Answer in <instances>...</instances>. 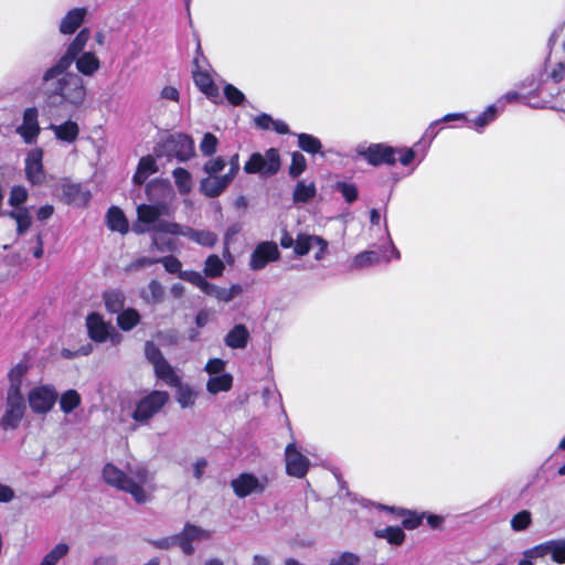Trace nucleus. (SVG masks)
<instances>
[{
	"label": "nucleus",
	"mask_w": 565,
	"mask_h": 565,
	"mask_svg": "<svg viewBox=\"0 0 565 565\" xmlns=\"http://www.w3.org/2000/svg\"><path fill=\"white\" fill-rule=\"evenodd\" d=\"M177 387V401L182 408L192 407L195 404L198 393L189 385H183L181 382Z\"/></svg>",
	"instance_id": "c9c22d12"
},
{
	"label": "nucleus",
	"mask_w": 565,
	"mask_h": 565,
	"mask_svg": "<svg viewBox=\"0 0 565 565\" xmlns=\"http://www.w3.org/2000/svg\"><path fill=\"white\" fill-rule=\"evenodd\" d=\"M286 472L296 478H303L310 466L309 459L302 455L295 443L287 445L285 449Z\"/></svg>",
	"instance_id": "f8f14e48"
},
{
	"label": "nucleus",
	"mask_w": 565,
	"mask_h": 565,
	"mask_svg": "<svg viewBox=\"0 0 565 565\" xmlns=\"http://www.w3.org/2000/svg\"><path fill=\"white\" fill-rule=\"evenodd\" d=\"M224 95L226 96L227 100L233 105H241L245 99L244 94L231 84H227L224 87Z\"/></svg>",
	"instance_id": "680f3d73"
},
{
	"label": "nucleus",
	"mask_w": 565,
	"mask_h": 565,
	"mask_svg": "<svg viewBox=\"0 0 565 565\" xmlns=\"http://www.w3.org/2000/svg\"><path fill=\"white\" fill-rule=\"evenodd\" d=\"M224 263L217 255H210L204 265V274L207 277L215 278L222 276L224 271Z\"/></svg>",
	"instance_id": "c03bdc74"
},
{
	"label": "nucleus",
	"mask_w": 565,
	"mask_h": 565,
	"mask_svg": "<svg viewBox=\"0 0 565 565\" xmlns=\"http://www.w3.org/2000/svg\"><path fill=\"white\" fill-rule=\"evenodd\" d=\"M64 63H55L42 75L40 90L44 97V110L79 109L86 102L87 89L83 78L67 72Z\"/></svg>",
	"instance_id": "f257e3e1"
},
{
	"label": "nucleus",
	"mask_w": 565,
	"mask_h": 565,
	"mask_svg": "<svg viewBox=\"0 0 565 565\" xmlns=\"http://www.w3.org/2000/svg\"><path fill=\"white\" fill-rule=\"evenodd\" d=\"M200 43L196 46V56L194 57L193 79L199 89L212 100L218 97V88L214 84L212 77L206 72L202 63H205Z\"/></svg>",
	"instance_id": "1a4fd4ad"
},
{
	"label": "nucleus",
	"mask_w": 565,
	"mask_h": 565,
	"mask_svg": "<svg viewBox=\"0 0 565 565\" xmlns=\"http://www.w3.org/2000/svg\"><path fill=\"white\" fill-rule=\"evenodd\" d=\"M232 181L226 173L224 175H207L201 180L200 191L209 198H216L225 191Z\"/></svg>",
	"instance_id": "412c9836"
},
{
	"label": "nucleus",
	"mask_w": 565,
	"mask_h": 565,
	"mask_svg": "<svg viewBox=\"0 0 565 565\" xmlns=\"http://www.w3.org/2000/svg\"><path fill=\"white\" fill-rule=\"evenodd\" d=\"M268 486L266 476H255L249 472L238 475L231 481V487L238 498H246L252 494H262Z\"/></svg>",
	"instance_id": "6e6552de"
},
{
	"label": "nucleus",
	"mask_w": 565,
	"mask_h": 565,
	"mask_svg": "<svg viewBox=\"0 0 565 565\" xmlns=\"http://www.w3.org/2000/svg\"><path fill=\"white\" fill-rule=\"evenodd\" d=\"M163 232H154L152 235V247L159 252H174L177 249L175 241L166 238L161 234Z\"/></svg>",
	"instance_id": "49530a36"
},
{
	"label": "nucleus",
	"mask_w": 565,
	"mask_h": 565,
	"mask_svg": "<svg viewBox=\"0 0 565 565\" xmlns=\"http://www.w3.org/2000/svg\"><path fill=\"white\" fill-rule=\"evenodd\" d=\"M529 557L544 558L550 555L552 561L558 564L565 563V539L550 540L526 550Z\"/></svg>",
	"instance_id": "9b49d317"
},
{
	"label": "nucleus",
	"mask_w": 565,
	"mask_h": 565,
	"mask_svg": "<svg viewBox=\"0 0 565 565\" xmlns=\"http://www.w3.org/2000/svg\"><path fill=\"white\" fill-rule=\"evenodd\" d=\"M159 262L158 263H161L164 267V269L168 271V273H171V274H174V273H180L182 271L181 270V262L174 257V256H166V257H162V258H157Z\"/></svg>",
	"instance_id": "e2e57ef3"
},
{
	"label": "nucleus",
	"mask_w": 565,
	"mask_h": 565,
	"mask_svg": "<svg viewBox=\"0 0 565 565\" xmlns=\"http://www.w3.org/2000/svg\"><path fill=\"white\" fill-rule=\"evenodd\" d=\"M298 146L303 151L312 154L320 152L322 148L320 140L317 137L309 134L298 135Z\"/></svg>",
	"instance_id": "37998d69"
},
{
	"label": "nucleus",
	"mask_w": 565,
	"mask_h": 565,
	"mask_svg": "<svg viewBox=\"0 0 565 565\" xmlns=\"http://www.w3.org/2000/svg\"><path fill=\"white\" fill-rule=\"evenodd\" d=\"M28 199V191L25 188L21 185H15L11 189L9 204L17 209H20V205L23 204Z\"/></svg>",
	"instance_id": "5fc2aeb1"
},
{
	"label": "nucleus",
	"mask_w": 565,
	"mask_h": 565,
	"mask_svg": "<svg viewBox=\"0 0 565 565\" xmlns=\"http://www.w3.org/2000/svg\"><path fill=\"white\" fill-rule=\"evenodd\" d=\"M159 260L157 258L150 257H139L136 260L131 262L126 268V271H136L143 267L151 266L157 264Z\"/></svg>",
	"instance_id": "0e129e2a"
},
{
	"label": "nucleus",
	"mask_w": 565,
	"mask_h": 565,
	"mask_svg": "<svg viewBox=\"0 0 565 565\" xmlns=\"http://www.w3.org/2000/svg\"><path fill=\"white\" fill-rule=\"evenodd\" d=\"M42 160L43 151L40 148L30 150L25 158V177L34 185L42 184L45 180Z\"/></svg>",
	"instance_id": "2eb2a0df"
},
{
	"label": "nucleus",
	"mask_w": 565,
	"mask_h": 565,
	"mask_svg": "<svg viewBox=\"0 0 565 565\" xmlns=\"http://www.w3.org/2000/svg\"><path fill=\"white\" fill-rule=\"evenodd\" d=\"M90 38L88 28L82 29L72 43L68 45L64 55L56 63H64V66L70 67L75 58L81 55Z\"/></svg>",
	"instance_id": "aec40b11"
},
{
	"label": "nucleus",
	"mask_w": 565,
	"mask_h": 565,
	"mask_svg": "<svg viewBox=\"0 0 565 565\" xmlns=\"http://www.w3.org/2000/svg\"><path fill=\"white\" fill-rule=\"evenodd\" d=\"M68 553V545L58 543L42 559L40 565H56V563Z\"/></svg>",
	"instance_id": "a18cd8bd"
},
{
	"label": "nucleus",
	"mask_w": 565,
	"mask_h": 565,
	"mask_svg": "<svg viewBox=\"0 0 565 565\" xmlns=\"http://www.w3.org/2000/svg\"><path fill=\"white\" fill-rule=\"evenodd\" d=\"M226 363L222 359H210L204 366V371L210 374V376L220 375L225 373Z\"/></svg>",
	"instance_id": "052dcab7"
},
{
	"label": "nucleus",
	"mask_w": 565,
	"mask_h": 565,
	"mask_svg": "<svg viewBox=\"0 0 565 565\" xmlns=\"http://www.w3.org/2000/svg\"><path fill=\"white\" fill-rule=\"evenodd\" d=\"M86 326L89 337L96 342H104L109 337V326L98 313H90Z\"/></svg>",
	"instance_id": "5701e85b"
},
{
	"label": "nucleus",
	"mask_w": 565,
	"mask_h": 565,
	"mask_svg": "<svg viewBox=\"0 0 565 565\" xmlns=\"http://www.w3.org/2000/svg\"><path fill=\"white\" fill-rule=\"evenodd\" d=\"M14 495V490L11 487L0 482V503L11 502Z\"/></svg>",
	"instance_id": "69168bd1"
},
{
	"label": "nucleus",
	"mask_w": 565,
	"mask_h": 565,
	"mask_svg": "<svg viewBox=\"0 0 565 565\" xmlns=\"http://www.w3.org/2000/svg\"><path fill=\"white\" fill-rule=\"evenodd\" d=\"M361 557L360 555L353 552H342L335 556H333L328 565H360Z\"/></svg>",
	"instance_id": "8fccbe9b"
},
{
	"label": "nucleus",
	"mask_w": 565,
	"mask_h": 565,
	"mask_svg": "<svg viewBox=\"0 0 565 565\" xmlns=\"http://www.w3.org/2000/svg\"><path fill=\"white\" fill-rule=\"evenodd\" d=\"M49 129L53 131L56 139L67 143L75 142L79 135V127L73 120H66L60 125L51 124Z\"/></svg>",
	"instance_id": "b1692460"
},
{
	"label": "nucleus",
	"mask_w": 565,
	"mask_h": 565,
	"mask_svg": "<svg viewBox=\"0 0 565 565\" xmlns=\"http://www.w3.org/2000/svg\"><path fill=\"white\" fill-rule=\"evenodd\" d=\"M203 292L215 297L220 301L230 302L242 292V288L239 285H233L231 288L226 289L207 281Z\"/></svg>",
	"instance_id": "cd10ccee"
},
{
	"label": "nucleus",
	"mask_w": 565,
	"mask_h": 565,
	"mask_svg": "<svg viewBox=\"0 0 565 565\" xmlns=\"http://www.w3.org/2000/svg\"><path fill=\"white\" fill-rule=\"evenodd\" d=\"M57 399V393L51 385H42L29 392L28 401L31 409L36 414L49 413Z\"/></svg>",
	"instance_id": "9d476101"
},
{
	"label": "nucleus",
	"mask_w": 565,
	"mask_h": 565,
	"mask_svg": "<svg viewBox=\"0 0 565 565\" xmlns=\"http://www.w3.org/2000/svg\"><path fill=\"white\" fill-rule=\"evenodd\" d=\"M10 216L15 220L19 234H23L31 225V216L26 209H17L10 212Z\"/></svg>",
	"instance_id": "de8ad7c7"
},
{
	"label": "nucleus",
	"mask_w": 565,
	"mask_h": 565,
	"mask_svg": "<svg viewBox=\"0 0 565 565\" xmlns=\"http://www.w3.org/2000/svg\"><path fill=\"white\" fill-rule=\"evenodd\" d=\"M156 171L157 164L154 158L151 156L142 157L134 175V181L138 184H142L148 177L153 174Z\"/></svg>",
	"instance_id": "2f4dec72"
},
{
	"label": "nucleus",
	"mask_w": 565,
	"mask_h": 565,
	"mask_svg": "<svg viewBox=\"0 0 565 565\" xmlns=\"http://www.w3.org/2000/svg\"><path fill=\"white\" fill-rule=\"evenodd\" d=\"M175 185L181 194H186L192 189V178L189 171L183 168H177L172 172Z\"/></svg>",
	"instance_id": "a19ab883"
},
{
	"label": "nucleus",
	"mask_w": 565,
	"mask_h": 565,
	"mask_svg": "<svg viewBox=\"0 0 565 565\" xmlns=\"http://www.w3.org/2000/svg\"><path fill=\"white\" fill-rule=\"evenodd\" d=\"M307 167L306 158L300 152H294L291 156V164L289 167V174L292 178L300 175Z\"/></svg>",
	"instance_id": "864d4df0"
},
{
	"label": "nucleus",
	"mask_w": 565,
	"mask_h": 565,
	"mask_svg": "<svg viewBox=\"0 0 565 565\" xmlns=\"http://www.w3.org/2000/svg\"><path fill=\"white\" fill-rule=\"evenodd\" d=\"M157 154L175 157L180 161H185L194 154V142L186 135H172L157 149Z\"/></svg>",
	"instance_id": "39448f33"
},
{
	"label": "nucleus",
	"mask_w": 565,
	"mask_h": 565,
	"mask_svg": "<svg viewBox=\"0 0 565 565\" xmlns=\"http://www.w3.org/2000/svg\"><path fill=\"white\" fill-rule=\"evenodd\" d=\"M87 13L86 8L68 10L60 22L58 31L64 35L73 34L85 21Z\"/></svg>",
	"instance_id": "4be33fe9"
},
{
	"label": "nucleus",
	"mask_w": 565,
	"mask_h": 565,
	"mask_svg": "<svg viewBox=\"0 0 565 565\" xmlns=\"http://www.w3.org/2000/svg\"><path fill=\"white\" fill-rule=\"evenodd\" d=\"M170 395L164 391H152L136 405L132 418L139 424H148L168 404Z\"/></svg>",
	"instance_id": "7ed1b4c3"
},
{
	"label": "nucleus",
	"mask_w": 565,
	"mask_h": 565,
	"mask_svg": "<svg viewBox=\"0 0 565 565\" xmlns=\"http://www.w3.org/2000/svg\"><path fill=\"white\" fill-rule=\"evenodd\" d=\"M374 535L377 539H384L390 544L393 545H402L405 541V533L398 526H386L384 529H379L374 532Z\"/></svg>",
	"instance_id": "72a5a7b5"
},
{
	"label": "nucleus",
	"mask_w": 565,
	"mask_h": 565,
	"mask_svg": "<svg viewBox=\"0 0 565 565\" xmlns=\"http://www.w3.org/2000/svg\"><path fill=\"white\" fill-rule=\"evenodd\" d=\"M105 306L108 311L117 313L122 310L125 303V296L117 290L108 291L104 295Z\"/></svg>",
	"instance_id": "79ce46f5"
},
{
	"label": "nucleus",
	"mask_w": 565,
	"mask_h": 565,
	"mask_svg": "<svg viewBox=\"0 0 565 565\" xmlns=\"http://www.w3.org/2000/svg\"><path fill=\"white\" fill-rule=\"evenodd\" d=\"M145 354H146V358L148 359V361L152 364V366L156 365V363H159L162 360H164V356L162 355L159 348L156 344H153L152 342L146 343Z\"/></svg>",
	"instance_id": "bf43d9fd"
},
{
	"label": "nucleus",
	"mask_w": 565,
	"mask_h": 565,
	"mask_svg": "<svg viewBox=\"0 0 565 565\" xmlns=\"http://www.w3.org/2000/svg\"><path fill=\"white\" fill-rule=\"evenodd\" d=\"M103 480L108 486L130 494L137 504L149 502L157 490L154 476L142 462H128L125 469L106 463L103 468Z\"/></svg>",
	"instance_id": "f03ea898"
},
{
	"label": "nucleus",
	"mask_w": 565,
	"mask_h": 565,
	"mask_svg": "<svg viewBox=\"0 0 565 565\" xmlns=\"http://www.w3.org/2000/svg\"><path fill=\"white\" fill-rule=\"evenodd\" d=\"M319 236L317 235H307V234H299L297 238L295 239V246L294 252L298 256H305L307 255L311 248L316 247V243L318 241Z\"/></svg>",
	"instance_id": "58836bf2"
},
{
	"label": "nucleus",
	"mask_w": 565,
	"mask_h": 565,
	"mask_svg": "<svg viewBox=\"0 0 565 565\" xmlns=\"http://www.w3.org/2000/svg\"><path fill=\"white\" fill-rule=\"evenodd\" d=\"M139 321L140 315L137 310L131 308L122 310L117 317L118 326L125 331L131 330L139 323Z\"/></svg>",
	"instance_id": "ea45409f"
},
{
	"label": "nucleus",
	"mask_w": 565,
	"mask_h": 565,
	"mask_svg": "<svg viewBox=\"0 0 565 565\" xmlns=\"http://www.w3.org/2000/svg\"><path fill=\"white\" fill-rule=\"evenodd\" d=\"M168 214L169 207L166 203L140 204L137 207L138 221L151 226L153 232H163L158 228V224L167 222L166 220H160V217Z\"/></svg>",
	"instance_id": "4468645a"
},
{
	"label": "nucleus",
	"mask_w": 565,
	"mask_h": 565,
	"mask_svg": "<svg viewBox=\"0 0 565 565\" xmlns=\"http://www.w3.org/2000/svg\"><path fill=\"white\" fill-rule=\"evenodd\" d=\"M77 71L85 76H93L100 68V61L93 52H84L74 61Z\"/></svg>",
	"instance_id": "bb28decb"
},
{
	"label": "nucleus",
	"mask_w": 565,
	"mask_h": 565,
	"mask_svg": "<svg viewBox=\"0 0 565 565\" xmlns=\"http://www.w3.org/2000/svg\"><path fill=\"white\" fill-rule=\"evenodd\" d=\"M158 228L164 231L166 234L188 237L205 247H212L217 242V236L211 231H198L175 222L159 223Z\"/></svg>",
	"instance_id": "423d86ee"
},
{
	"label": "nucleus",
	"mask_w": 565,
	"mask_h": 565,
	"mask_svg": "<svg viewBox=\"0 0 565 565\" xmlns=\"http://www.w3.org/2000/svg\"><path fill=\"white\" fill-rule=\"evenodd\" d=\"M390 248H391V256H386V255L381 256L380 253L376 250H365V252H362V253L355 255L350 264V269L359 270V269L372 267V266L380 264V262L382 259H384L385 262H388L391 259V257L398 259L401 257L398 249L393 244H391Z\"/></svg>",
	"instance_id": "a211bd4d"
},
{
	"label": "nucleus",
	"mask_w": 565,
	"mask_h": 565,
	"mask_svg": "<svg viewBox=\"0 0 565 565\" xmlns=\"http://www.w3.org/2000/svg\"><path fill=\"white\" fill-rule=\"evenodd\" d=\"M233 386V376L230 373L210 376L206 390L210 394L216 395L221 392H228Z\"/></svg>",
	"instance_id": "c756f323"
},
{
	"label": "nucleus",
	"mask_w": 565,
	"mask_h": 565,
	"mask_svg": "<svg viewBox=\"0 0 565 565\" xmlns=\"http://www.w3.org/2000/svg\"><path fill=\"white\" fill-rule=\"evenodd\" d=\"M279 249L273 242H263L257 245L250 256L249 266L253 270H260L266 267L269 262L279 258Z\"/></svg>",
	"instance_id": "dca6fc26"
},
{
	"label": "nucleus",
	"mask_w": 565,
	"mask_h": 565,
	"mask_svg": "<svg viewBox=\"0 0 565 565\" xmlns=\"http://www.w3.org/2000/svg\"><path fill=\"white\" fill-rule=\"evenodd\" d=\"M107 225L111 231L125 234L128 232V221L122 211L113 206L107 212Z\"/></svg>",
	"instance_id": "7c9ffc66"
},
{
	"label": "nucleus",
	"mask_w": 565,
	"mask_h": 565,
	"mask_svg": "<svg viewBox=\"0 0 565 565\" xmlns=\"http://www.w3.org/2000/svg\"><path fill=\"white\" fill-rule=\"evenodd\" d=\"M217 142V138L213 134H205L200 143L201 152L207 157L212 156L216 151Z\"/></svg>",
	"instance_id": "6e6d98bb"
},
{
	"label": "nucleus",
	"mask_w": 565,
	"mask_h": 565,
	"mask_svg": "<svg viewBox=\"0 0 565 565\" xmlns=\"http://www.w3.org/2000/svg\"><path fill=\"white\" fill-rule=\"evenodd\" d=\"M317 193L315 183H306L303 181L298 182L294 191L295 203H306L315 198Z\"/></svg>",
	"instance_id": "e433bc0d"
},
{
	"label": "nucleus",
	"mask_w": 565,
	"mask_h": 565,
	"mask_svg": "<svg viewBox=\"0 0 565 565\" xmlns=\"http://www.w3.org/2000/svg\"><path fill=\"white\" fill-rule=\"evenodd\" d=\"M63 193L71 203L86 204L89 200V192L84 191L78 184H66L63 186Z\"/></svg>",
	"instance_id": "4c0bfd02"
},
{
	"label": "nucleus",
	"mask_w": 565,
	"mask_h": 565,
	"mask_svg": "<svg viewBox=\"0 0 565 565\" xmlns=\"http://www.w3.org/2000/svg\"><path fill=\"white\" fill-rule=\"evenodd\" d=\"M164 287L157 280L152 279L148 285L140 289L139 296L147 305H158L164 299Z\"/></svg>",
	"instance_id": "393cba45"
},
{
	"label": "nucleus",
	"mask_w": 565,
	"mask_h": 565,
	"mask_svg": "<svg viewBox=\"0 0 565 565\" xmlns=\"http://www.w3.org/2000/svg\"><path fill=\"white\" fill-rule=\"evenodd\" d=\"M408 515L403 520V526L407 530H414L422 523V518L415 513H407Z\"/></svg>",
	"instance_id": "338daca9"
},
{
	"label": "nucleus",
	"mask_w": 565,
	"mask_h": 565,
	"mask_svg": "<svg viewBox=\"0 0 565 565\" xmlns=\"http://www.w3.org/2000/svg\"><path fill=\"white\" fill-rule=\"evenodd\" d=\"M550 77L555 82L559 83L565 78V64L558 63L550 73Z\"/></svg>",
	"instance_id": "774afa93"
},
{
	"label": "nucleus",
	"mask_w": 565,
	"mask_h": 565,
	"mask_svg": "<svg viewBox=\"0 0 565 565\" xmlns=\"http://www.w3.org/2000/svg\"><path fill=\"white\" fill-rule=\"evenodd\" d=\"M26 405L22 393L7 392L4 413L0 419L3 429H15L25 413Z\"/></svg>",
	"instance_id": "0eeeda50"
},
{
	"label": "nucleus",
	"mask_w": 565,
	"mask_h": 565,
	"mask_svg": "<svg viewBox=\"0 0 565 565\" xmlns=\"http://www.w3.org/2000/svg\"><path fill=\"white\" fill-rule=\"evenodd\" d=\"M82 403L79 393L75 390L65 391L60 397V407L64 414H70Z\"/></svg>",
	"instance_id": "f704fd0d"
},
{
	"label": "nucleus",
	"mask_w": 565,
	"mask_h": 565,
	"mask_svg": "<svg viewBox=\"0 0 565 565\" xmlns=\"http://www.w3.org/2000/svg\"><path fill=\"white\" fill-rule=\"evenodd\" d=\"M249 340V331L244 324H236L224 338L225 344L231 349H244Z\"/></svg>",
	"instance_id": "a878e982"
},
{
	"label": "nucleus",
	"mask_w": 565,
	"mask_h": 565,
	"mask_svg": "<svg viewBox=\"0 0 565 565\" xmlns=\"http://www.w3.org/2000/svg\"><path fill=\"white\" fill-rule=\"evenodd\" d=\"M337 189L342 193L345 201L349 203H352L358 198V189L354 184L345 183V182H338Z\"/></svg>",
	"instance_id": "13d9d810"
},
{
	"label": "nucleus",
	"mask_w": 565,
	"mask_h": 565,
	"mask_svg": "<svg viewBox=\"0 0 565 565\" xmlns=\"http://www.w3.org/2000/svg\"><path fill=\"white\" fill-rule=\"evenodd\" d=\"M210 537L211 533L209 531L186 524L180 534L172 536V540L173 544H178L184 554L190 555L193 553L192 542L205 541Z\"/></svg>",
	"instance_id": "ddd939ff"
},
{
	"label": "nucleus",
	"mask_w": 565,
	"mask_h": 565,
	"mask_svg": "<svg viewBox=\"0 0 565 565\" xmlns=\"http://www.w3.org/2000/svg\"><path fill=\"white\" fill-rule=\"evenodd\" d=\"M532 523V515L531 512L527 510H522L519 513H516L511 519V527L515 532H521L526 530Z\"/></svg>",
	"instance_id": "09e8293b"
},
{
	"label": "nucleus",
	"mask_w": 565,
	"mask_h": 565,
	"mask_svg": "<svg viewBox=\"0 0 565 565\" xmlns=\"http://www.w3.org/2000/svg\"><path fill=\"white\" fill-rule=\"evenodd\" d=\"M280 168V157L275 148L268 149L264 154L253 153L245 163L246 173H259L263 177H270L278 172Z\"/></svg>",
	"instance_id": "20e7f679"
},
{
	"label": "nucleus",
	"mask_w": 565,
	"mask_h": 565,
	"mask_svg": "<svg viewBox=\"0 0 565 565\" xmlns=\"http://www.w3.org/2000/svg\"><path fill=\"white\" fill-rule=\"evenodd\" d=\"M360 154L373 166L394 164L396 162V149L382 143L371 145L365 150L360 151Z\"/></svg>",
	"instance_id": "6ab92c4d"
},
{
	"label": "nucleus",
	"mask_w": 565,
	"mask_h": 565,
	"mask_svg": "<svg viewBox=\"0 0 565 565\" xmlns=\"http://www.w3.org/2000/svg\"><path fill=\"white\" fill-rule=\"evenodd\" d=\"M179 278L196 286L202 291L204 290V288L207 284V280L202 276V274L199 271H194V270L180 271Z\"/></svg>",
	"instance_id": "603ef678"
},
{
	"label": "nucleus",
	"mask_w": 565,
	"mask_h": 565,
	"mask_svg": "<svg viewBox=\"0 0 565 565\" xmlns=\"http://www.w3.org/2000/svg\"><path fill=\"white\" fill-rule=\"evenodd\" d=\"M26 372V364L19 363L14 365L8 373L10 384L7 392L13 391L14 393H22V381Z\"/></svg>",
	"instance_id": "473e14b6"
},
{
	"label": "nucleus",
	"mask_w": 565,
	"mask_h": 565,
	"mask_svg": "<svg viewBox=\"0 0 565 565\" xmlns=\"http://www.w3.org/2000/svg\"><path fill=\"white\" fill-rule=\"evenodd\" d=\"M153 370L156 373V376L160 380H162L166 384L169 386H174L180 384V377L177 374L175 370L172 367V365L164 359L159 363H156L153 365Z\"/></svg>",
	"instance_id": "c85d7f7f"
},
{
	"label": "nucleus",
	"mask_w": 565,
	"mask_h": 565,
	"mask_svg": "<svg viewBox=\"0 0 565 565\" xmlns=\"http://www.w3.org/2000/svg\"><path fill=\"white\" fill-rule=\"evenodd\" d=\"M226 161L222 157L210 159L203 167L204 172L207 175H218V173L225 168Z\"/></svg>",
	"instance_id": "4d7b16f0"
},
{
	"label": "nucleus",
	"mask_w": 565,
	"mask_h": 565,
	"mask_svg": "<svg viewBox=\"0 0 565 565\" xmlns=\"http://www.w3.org/2000/svg\"><path fill=\"white\" fill-rule=\"evenodd\" d=\"M39 110L36 107H28L23 111L22 124L17 128V132L22 137L24 142L32 143L40 135Z\"/></svg>",
	"instance_id": "f3484780"
},
{
	"label": "nucleus",
	"mask_w": 565,
	"mask_h": 565,
	"mask_svg": "<svg viewBox=\"0 0 565 565\" xmlns=\"http://www.w3.org/2000/svg\"><path fill=\"white\" fill-rule=\"evenodd\" d=\"M498 111L499 106H488L487 109L473 120V125L476 126L477 129H482L483 127H486L488 124L492 122L495 119Z\"/></svg>",
	"instance_id": "3c124183"
}]
</instances>
